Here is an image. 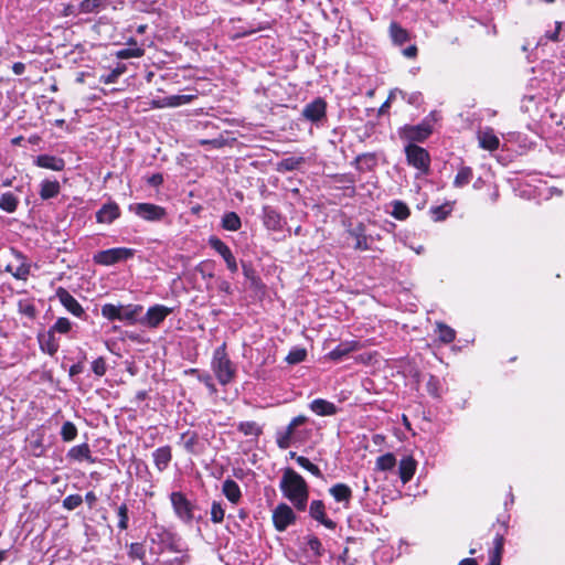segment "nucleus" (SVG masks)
Here are the masks:
<instances>
[{
    "label": "nucleus",
    "mask_w": 565,
    "mask_h": 565,
    "mask_svg": "<svg viewBox=\"0 0 565 565\" xmlns=\"http://www.w3.org/2000/svg\"><path fill=\"white\" fill-rule=\"evenodd\" d=\"M284 497L289 500L298 511H305L309 498L306 480L291 468H287L279 482Z\"/></svg>",
    "instance_id": "obj_1"
},
{
    "label": "nucleus",
    "mask_w": 565,
    "mask_h": 565,
    "mask_svg": "<svg viewBox=\"0 0 565 565\" xmlns=\"http://www.w3.org/2000/svg\"><path fill=\"white\" fill-rule=\"evenodd\" d=\"M438 120L437 111H431L418 125H405L399 129L401 139L407 143L424 142L433 132L434 124Z\"/></svg>",
    "instance_id": "obj_2"
},
{
    "label": "nucleus",
    "mask_w": 565,
    "mask_h": 565,
    "mask_svg": "<svg viewBox=\"0 0 565 565\" xmlns=\"http://www.w3.org/2000/svg\"><path fill=\"white\" fill-rule=\"evenodd\" d=\"M211 365L220 384L226 385L233 381L235 369L226 354L224 344L215 349Z\"/></svg>",
    "instance_id": "obj_3"
},
{
    "label": "nucleus",
    "mask_w": 565,
    "mask_h": 565,
    "mask_svg": "<svg viewBox=\"0 0 565 565\" xmlns=\"http://www.w3.org/2000/svg\"><path fill=\"white\" fill-rule=\"evenodd\" d=\"M135 249L127 247H116L106 250H100L93 256V260L103 266H111L119 262L132 258Z\"/></svg>",
    "instance_id": "obj_4"
},
{
    "label": "nucleus",
    "mask_w": 565,
    "mask_h": 565,
    "mask_svg": "<svg viewBox=\"0 0 565 565\" xmlns=\"http://www.w3.org/2000/svg\"><path fill=\"white\" fill-rule=\"evenodd\" d=\"M407 163L423 173H427L430 167V156L428 151L415 143L405 146Z\"/></svg>",
    "instance_id": "obj_5"
},
{
    "label": "nucleus",
    "mask_w": 565,
    "mask_h": 565,
    "mask_svg": "<svg viewBox=\"0 0 565 565\" xmlns=\"http://www.w3.org/2000/svg\"><path fill=\"white\" fill-rule=\"evenodd\" d=\"M170 501L175 515L184 523H191L193 520L194 505L186 499L182 492H172Z\"/></svg>",
    "instance_id": "obj_6"
},
{
    "label": "nucleus",
    "mask_w": 565,
    "mask_h": 565,
    "mask_svg": "<svg viewBox=\"0 0 565 565\" xmlns=\"http://www.w3.org/2000/svg\"><path fill=\"white\" fill-rule=\"evenodd\" d=\"M301 116L312 124H321L327 117V103L320 97L313 99L303 107Z\"/></svg>",
    "instance_id": "obj_7"
},
{
    "label": "nucleus",
    "mask_w": 565,
    "mask_h": 565,
    "mask_svg": "<svg viewBox=\"0 0 565 565\" xmlns=\"http://www.w3.org/2000/svg\"><path fill=\"white\" fill-rule=\"evenodd\" d=\"M296 519L294 510L286 503H279L273 511V523L278 532L286 531L296 522Z\"/></svg>",
    "instance_id": "obj_8"
},
{
    "label": "nucleus",
    "mask_w": 565,
    "mask_h": 565,
    "mask_svg": "<svg viewBox=\"0 0 565 565\" xmlns=\"http://www.w3.org/2000/svg\"><path fill=\"white\" fill-rule=\"evenodd\" d=\"M130 210L142 220L150 222L161 221L167 214L162 206L151 203H137L131 205Z\"/></svg>",
    "instance_id": "obj_9"
},
{
    "label": "nucleus",
    "mask_w": 565,
    "mask_h": 565,
    "mask_svg": "<svg viewBox=\"0 0 565 565\" xmlns=\"http://www.w3.org/2000/svg\"><path fill=\"white\" fill-rule=\"evenodd\" d=\"M171 312V308L163 305H154L147 310L145 317L139 322L149 328H157Z\"/></svg>",
    "instance_id": "obj_10"
},
{
    "label": "nucleus",
    "mask_w": 565,
    "mask_h": 565,
    "mask_svg": "<svg viewBox=\"0 0 565 565\" xmlns=\"http://www.w3.org/2000/svg\"><path fill=\"white\" fill-rule=\"evenodd\" d=\"M56 297L61 301V303L65 307L67 311L76 317H82L84 315V309L79 305V302L64 288L60 287L56 290Z\"/></svg>",
    "instance_id": "obj_11"
},
{
    "label": "nucleus",
    "mask_w": 565,
    "mask_h": 565,
    "mask_svg": "<svg viewBox=\"0 0 565 565\" xmlns=\"http://www.w3.org/2000/svg\"><path fill=\"white\" fill-rule=\"evenodd\" d=\"M480 148L489 151H494L500 147V139L490 127L480 129L477 134Z\"/></svg>",
    "instance_id": "obj_12"
},
{
    "label": "nucleus",
    "mask_w": 565,
    "mask_h": 565,
    "mask_svg": "<svg viewBox=\"0 0 565 565\" xmlns=\"http://www.w3.org/2000/svg\"><path fill=\"white\" fill-rule=\"evenodd\" d=\"M309 513L312 519L324 525L327 529H335V522L327 518L324 512V503L321 500H313L310 503Z\"/></svg>",
    "instance_id": "obj_13"
},
{
    "label": "nucleus",
    "mask_w": 565,
    "mask_h": 565,
    "mask_svg": "<svg viewBox=\"0 0 565 565\" xmlns=\"http://www.w3.org/2000/svg\"><path fill=\"white\" fill-rule=\"evenodd\" d=\"M34 163L40 168L53 171H62L65 168V161L63 158L51 154L38 156L34 160Z\"/></svg>",
    "instance_id": "obj_14"
},
{
    "label": "nucleus",
    "mask_w": 565,
    "mask_h": 565,
    "mask_svg": "<svg viewBox=\"0 0 565 565\" xmlns=\"http://www.w3.org/2000/svg\"><path fill=\"white\" fill-rule=\"evenodd\" d=\"M120 215L119 207L116 203L109 202L104 204L96 213V220L98 223L110 224Z\"/></svg>",
    "instance_id": "obj_15"
},
{
    "label": "nucleus",
    "mask_w": 565,
    "mask_h": 565,
    "mask_svg": "<svg viewBox=\"0 0 565 565\" xmlns=\"http://www.w3.org/2000/svg\"><path fill=\"white\" fill-rule=\"evenodd\" d=\"M309 408L318 416H332L338 412V407L323 398H316L309 404Z\"/></svg>",
    "instance_id": "obj_16"
},
{
    "label": "nucleus",
    "mask_w": 565,
    "mask_h": 565,
    "mask_svg": "<svg viewBox=\"0 0 565 565\" xmlns=\"http://www.w3.org/2000/svg\"><path fill=\"white\" fill-rule=\"evenodd\" d=\"M416 460L412 456H406L399 461L398 472L402 482L407 483L416 471Z\"/></svg>",
    "instance_id": "obj_17"
},
{
    "label": "nucleus",
    "mask_w": 565,
    "mask_h": 565,
    "mask_svg": "<svg viewBox=\"0 0 565 565\" xmlns=\"http://www.w3.org/2000/svg\"><path fill=\"white\" fill-rule=\"evenodd\" d=\"M329 492L337 502H343L345 508L349 507L352 498V490L349 486L344 483H337L329 489Z\"/></svg>",
    "instance_id": "obj_18"
},
{
    "label": "nucleus",
    "mask_w": 565,
    "mask_h": 565,
    "mask_svg": "<svg viewBox=\"0 0 565 565\" xmlns=\"http://www.w3.org/2000/svg\"><path fill=\"white\" fill-rule=\"evenodd\" d=\"M142 311V307L140 305H120V317L119 321L128 322L129 324H135L138 319L137 317Z\"/></svg>",
    "instance_id": "obj_19"
},
{
    "label": "nucleus",
    "mask_w": 565,
    "mask_h": 565,
    "mask_svg": "<svg viewBox=\"0 0 565 565\" xmlns=\"http://www.w3.org/2000/svg\"><path fill=\"white\" fill-rule=\"evenodd\" d=\"M222 491L228 501L236 504L242 497L239 486L233 479H226L223 482Z\"/></svg>",
    "instance_id": "obj_20"
},
{
    "label": "nucleus",
    "mask_w": 565,
    "mask_h": 565,
    "mask_svg": "<svg viewBox=\"0 0 565 565\" xmlns=\"http://www.w3.org/2000/svg\"><path fill=\"white\" fill-rule=\"evenodd\" d=\"M172 455L169 446L160 447L153 452V461L159 471H163L171 461Z\"/></svg>",
    "instance_id": "obj_21"
},
{
    "label": "nucleus",
    "mask_w": 565,
    "mask_h": 565,
    "mask_svg": "<svg viewBox=\"0 0 565 565\" xmlns=\"http://www.w3.org/2000/svg\"><path fill=\"white\" fill-rule=\"evenodd\" d=\"M61 185L57 181L43 180L40 185V196L42 200L53 199L58 195Z\"/></svg>",
    "instance_id": "obj_22"
},
{
    "label": "nucleus",
    "mask_w": 565,
    "mask_h": 565,
    "mask_svg": "<svg viewBox=\"0 0 565 565\" xmlns=\"http://www.w3.org/2000/svg\"><path fill=\"white\" fill-rule=\"evenodd\" d=\"M67 457L77 461L87 460L89 462H94V459L90 456L89 446L87 444L72 447L67 452Z\"/></svg>",
    "instance_id": "obj_23"
},
{
    "label": "nucleus",
    "mask_w": 565,
    "mask_h": 565,
    "mask_svg": "<svg viewBox=\"0 0 565 565\" xmlns=\"http://www.w3.org/2000/svg\"><path fill=\"white\" fill-rule=\"evenodd\" d=\"M264 225L271 231L281 228V220L279 214L271 207L264 209Z\"/></svg>",
    "instance_id": "obj_24"
},
{
    "label": "nucleus",
    "mask_w": 565,
    "mask_h": 565,
    "mask_svg": "<svg viewBox=\"0 0 565 565\" xmlns=\"http://www.w3.org/2000/svg\"><path fill=\"white\" fill-rule=\"evenodd\" d=\"M108 2L109 0H83L78 6V10L81 13H97L103 10Z\"/></svg>",
    "instance_id": "obj_25"
},
{
    "label": "nucleus",
    "mask_w": 565,
    "mask_h": 565,
    "mask_svg": "<svg viewBox=\"0 0 565 565\" xmlns=\"http://www.w3.org/2000/svg\"><path fill=\"white\" fill-rule=\"evenodd\" d=\"M350 235L355 238L354 248L359 250L369 249L367 238L365 235V228L362 224H359L356 227L352 228Z\"/></svg>",
    "instance_id": "obj_26"
},
{
    "label": "nucleus",
    "mask_w": 565,
    "mask_h": 565,
    "mask_svg": "<svg viewBox=\"0 0 565 565\" xmlns=\"http://www.w3.org/2000/svg\"><path fill=\"white\" fill-rule=\"evenodd\" d=\"M390 35L392 41L398 45L405 43L409 39L408 32L396 22H392L390 24Z\"/></svg>",
    "instance_id": "obj_27"
},
{
    "label": "nucleus",
    "mask_w": 565,
    "mask_h": 565,
    "mask_svg": "<svg viewBox=\"0 0 565 565\" xmlns=\"http://www.w3.org/2000/svg\"><path fill=\"white\" fill-rule=\"evenodd\" d=\"M241 225V218L235 212H227L222 217V227L226 231H238Z\"/></svg>",
    "instance_id": "obj_28"
},
{
    "label": "nucleus",
    "mask_w": 565,
    "mask_h": 565,
    "mask_svg": "<svg viewBox=\"0 0 565 565\" xmlns=\"http://www.w3.org/2000/svg\"><path fill=\"white\" fill-rule=\"evenodd\" d=\"M436 331L443 343H450L455 340L456 331L443 322H436Z\"/></svg>",
    "instance_id": "obj_29"
},
{
    "label": "nucleus",
    "mask_w": 565,
    "mask_h": 565,
    "mask_svg": "<svg viewBox=\"0 0 565 565\" xmlns=\"http://www.w3.org/2000/svg\"><path fill=\"white\" fill-rule=\"evenodd\" d=\"M18 198L10 192L3 193L0 196V209L8 213H13L18 207Z\"/></svg>",
    "instance_id": "obj_30"
},
{
    "label": "nucleus",
    "mask_w": 565,
    "mask_h": 565,
    "mask_svg": "<svg viewBox=\"0 0 565 565\" xmlns=\"http://www.w3.org/2000/svg\"><path fill=\"white\" fill-rule=\"evenodd\" d=\"M355 349L356 344L354 342L341 343L329 353V358L333 361H339L350 352L354 351Z\"/></svg>",
    "instance_id": "obj_31"
},
{
    "label": "nucleus",
    "mask_w": 565,
    "mask_h": 565,
    "mask_svg": "<svg viewBox=\"0 0 565 565\" xmlns=\"http://www.w3.org/2000/svg\"><path fill=\"white\" fill-rule=\"evenodd\" d=\"M305 159L302 157H288L282 159L278 163L279 171H294L297 170L302 163Z\"/></svg>",
    "instance_id": "obj_32"
},
{
    "label": "nucleus",
    "mask_w": 565,
    "mask_h": 565,
    "mask_svg": "<svg viewBox=\"0 0 565 565\" xmlns=\"http://www.w3.org/2000/svg\"><path fill=\"white\" fill-rule=\"evenodd\" d=\"M237 429L245 436L258 437L263 433L262 427L255 422H241L237 425Z\"/></svg>",
    "instance_id": "obj_33"
},
{
    "label": "nucleus",
    "mask_w": 565,
    "mask_h": 565,
    "mask_svg": "<svg viewBox=\"0 0 565 565\" xmlns=\"http://www.w3.org/2000/svg\"><path fill=\"white\" fill-rule=\"evenodd\" d=\"M472 179V170L469 167H462L459 169L455 180L454 185L456 188H462L467 185Z\"/></svg>",
    "instance_id": "obj_34"
},
{
    "label": "nucleus",
    "mask_w": 565,
    "mask_h": 565,
    "mask_svg": "<svg viewBox=\"0 0 565 565\" xmlns=\"http://www.w3.org/2000/svg\"><path fill=\"white\" fill-rule=\"evenodd\" d=\"M181 439L183 441V447L188 452L198 454L196 446L199 443V438L195 433H184L182 434Z\"/></svg>",
    "instance_id": "obj_35"
},
{
    "label": "nucleus",
    "mask_w": 565,
    "mask_h": 565,
    "mask_svg": "<svg viewBox=\"0 0 565 565\" xmlns=\"http://www.w3.org/2000/svg\"><path fill=\"white\" fill-rule=\"evenodd\" d=\"M395 456L391 452L380 456L376 460V468L381 471L391 470L395 467Z\"/></svg>",
    "instance_id": "obj_36"
},
{
    "label": "nucleus",
    "mask_w": 565,
    "mask_h": 565,
    "mask_svg": "<svg viewBox=\"0 0 565 565\" xmlns=\"http://www.w3.org/2000/svg\"><path fill=\"white\" fill-rule=\"evenodd\" d=\"M40 344L43 351L47 352L50 355H54L57 352L58 345L54 340V334L52 331H49L45 337L40 339Z\"/></svg>",
    "instance_id": "obj_37"
},
{
    "label": "nucleus",
    "mask_w": 565,
    "mask_h": 565,
    "mask_svg": "<svg viewBox=\"0 0 565 565\" xmlns=\"http://www.w3.org/2000/svg\"><path fill=\"white\" fill-rule=\"evenodd\" d=\"M392 212L391 215L395 217L396 220H406L409 216V209L408 206L403 203L402 201H394L392 203Z\"/></svg>",
    "instance_id": "obj_38"
},
{
    "label": "nucleus",
    "mask_w": 565,
    "mask_h": 565,
    "mask_svg": "<svg viewBox=\"0 0 565 565\" xmlns=\"http://www.w3.org/2000/svg\"><path fill=\"white\" fill-rule=\"evenodd\" d=\"M102 315L104 318L115 321H119L120 317V305L106 303L102 307Z\"/></svg>",
    "instance_id": "obj_39"
},
{
    "label": "nucleus",
    "mask_w": 565,
    "mask_h": 565,
    "mask_svg": "<svg viewBox=\"0 0 565 565\" xmlns=\"http://www.w3.org/2000/svg\"><path fill=\"white\" fill-rule=\"evenodd\" d=\"M308 550L313 553L316 557H321L324 553L321 541L315 536L309 535L306 537Z\"/></svg>",
    "instance_id": "obj_40"
},
{
    "label": "nucleus",
    "mask_w": 565,
    "mask_h": 565,
    "mask_svg": "<svg viewBox=\"0 0 565 565\" xmlns=\"http://www.w3.org/2000/svg\"><path fill=\"white\" fill-rule=\"evenodd\" d=\"M297 463L303 469L308 470L313 476L321 478L322 473L318 466L313 465L308 458L303 456L296 457Z\"/></svg>",
    "instance_id": "obj_41"
},
{
    "label": "nucleus",
    "mask_w": 565,
    "mask_h": 565,
    "mask_svg": "<svg viewBox=\"0 0 565 565\" xmlns=\"http://www.w3.org/2000/svg\"><path fill=\"white\" fill-rule=\"evenodd\" d=\"M61 436L64 441H72L77 436V428L72 422H65L61 429Z\"/></svg>",
    "instance_id": "obj_42"
},
{
    "label": "nucleus",
    "mask_w": 565,
    "mask_h": 565,
    "mask_svg": "<svg viewBox=\"0 0 565 565\" xmlns=\"http://www.w3.org/2000/svg\"><path fill=\"white\" fill-rule=\"evenodd\" d=\"M167 107H178L190 103L193 99L192 95H172L166 97Z\"/></svg>",
    "instance_id": "obj_43"
},
{
    "label": "nucleus",
    "mask_w": 565,
    "mask_h": 565,
    "mask_svg": "<svg viewBox=\"0 0 565 565\" xmlns=\"http://www.w3.org/2000/svg\"><path fill=\"white\" fill-rule=\"evenodd\" d=\"M306 356H307V351L305 349L296 348V349H292L288 353L286 361L289 364H297V363L302 362L306 359Z\"/></svg>",
    "instance_id": "obj_44"
},
{
    "label": "nucleus",
    "mask_w": 565,
    "mask_h": 565,
    "mask_svg": "<svg viewBox=\"0 0 565 565\" xmlns=\"http://www.w3.org/2000/svg\"><path fill=\"white\" fill-rule=\"evenodd\" d=\"M71 328L72 323L67 318H58L49 331H52L53 334L54 332L66 333L71 330Z\"/></svg>",
    "instance_id": "obj_45"
},
{
    "label": "nucleus",
    "mask_w": 565,
    "mask_h": 565,
    "mask_svg": "<svg viewBox=\"0 0 565 565\" xmlns=\"http://www.w3.org/2000/svg\"><path fill=\"white\" fill-rule=\"evenodd\" d=\"M209 244L221 256H224L227 252L231 250L230 247L216 236H211L209 238Z\"/></svg>",
    "instance_id": "obj_46"
},
{
    "label": "nucleus",
    "mask_w": 565,
    "mask_h": 565,
    "mask_svg": "<svg viewBox=\"0 0 565 565\" xmlns=\"http://www.w3.org/2000/svg\"><path fill=\"white\" fill-rule=\"evenodd\" d=\"M225 511L221 503L214 501L211 507V521L213 523H221L224 520Z\"/></svg>",
    "instance_id": "obj_47"
},
{
    "label": "nucleus",
    "mask_w": 565,
    "mask_h": 565,
    "mask_svg": "<svg viewBox=\"0 0 565 565\" xmlns=\"http://www.w3.org/2000/svg\"><path fill=\"white\" fill-rule=\"evenodd\" d=\"M117 515H118V527L120 530H126L128 527V508L127 505L124 503L118 507L117 509Z\"/></svg>",
    "instance_id": "obj_48"
},
{
    "label": "nucleus",
    "mask_w": 565,
    "mask_h": 565,
    "mask_svg": "<svg viewBox=\"0 0 565 565\" xmlns=\"http://www.w3.org/2000/svg\"><path fill=\"white\" fill-rule=\"evenodd\" d=\"M451 205L445 204L440 206L431 207L430 212L434 215L435 221H441L445 220L446 216L450 213Z\"/></svg>",
    "instance_id": "obj_49"
},
{
    "label": "nucleus",
    "mask_w": 565,
    "mask_h": 565,
    "mask_svg": "<svg viewBox=\"0 0 565 565\" xmlns=\"http://www.w3.org/2000/svg\"><path fill=\"white\" fill-rule=\"evenodd\" d=\"M493 550L491 552L490 558L500 561L503 552V537L501 535H497L493 541Z\"/></svg>",
    "instance_id": "obj_50"
},
{
    "label": "nucleus",
    "mask_w": 565,
    "mask_h": 565,
    "mask_svg": "<svg viewBox=\"0 0 565 565\" xmlns=\"http://www.w3.org/2000/svg\"><path fill=\"white\" fill-rule=\"evenodd\" d=\"M83 502V499L79 494H71V495H67L64 500H63V507L66 509V510H74L76 509L77 507H79Z\"/></svg>",
    "instance_id": "obj_51"
},
{
    "label": "nucleus",
    "mask_w": 565,
    "mask_h": 565,
    "mask_svg": "<svg viewBox=\"0 0 565 565\" xmlns=\"http://www.w3.org/2000/svg\"><path fill=\"white\" fill-rule=\"evenodd\" d=\"M145 51L140 47L122 49L117 53L119 58L141 57Z\"/></svg>",
    "instance_id": "obj_52"
},
{
    "label": "nucleus",
    "mask_w": 565,
    "mask_h": 565,
    "mask_svg": "<svg viewBox=\"0 0 565 565\" xmlns=\"http://www.w3.org/2000/svg\"><path fill=\"white\" fill-rule=\"evenodd\" d=\"M307 420H308V418L306 416L299 415L291 419V422L289 423V425L286 427V429L284 431L287 433V435L294 436L296 428L303 425Z\"/></svg>",
    "instance_id": "obj_53"
},
{
    "label": "nucleus",
    "mask_w": 565,
    "mask_h": 565,
    "mask_svg": "<svg viewBox=\"0 0 565 565\" xmlns=\"http://www.w3.org/2000/svg\"><path fill=\"white\" fill-rule=\"evenodd\" d=\"M125 72V67H117L113 70L109 74L103 75L100 77V82L105 84H113L116 83L118 77Z\"/></svg>",
    "instance_id": "obj_54"
},
{
    "label": "nucleus",
    "mask_w": 565,
    "mask_h": 565,
    "mask_svg": "<svg viewBox=\"0 0 565 565\" xmlns=\"http://www.w3.org/2000/svg\"><path fill=\"white\" fill-rule=\"evenodd\" d=\"M291 439L292 436L287 435V433H285L284 430L277 433L276 443L280 449H287L288 447H290Z\"/></svg>",
    "instance_id": "obj_55"
},
{
    "label": "nucleus",
    "mask_w": 565,
    "mask_h": 565,
    "mask_svg": "<svg viewBox=\"0 0 565 565\" xmlns=\"http://www.w3.org/2000/svg\"><path fill=\"white\" fill-rule=\"evenodd\" d=\"M224 259L226 267L231 273H236L238 270V265L236 262V258L234 257L232 250L227 252L224 256H222Z\"/></svg>",
    "instance_id": "obj_56"
},
{
    "label": "nucleus",
    "mask_w": 565,
    "mask_h": 565,
    "mask_svg": "<svg viewBox=\"0 0 565 565\" xmlns=\"http://www.w3.org/2000/svg\"><path fill=\"white\" fill-rule=\"evenodd\" d=\"M92 370L96 375L103 376L106 373L105 360L103 358L94 360L92 363Z\"/></svg>",
    "instance_id": "obj_57"
},
{
    "label": "nucleus",
    "mask_w": 565,
    "mask_h": 565,
    "mask_svg": "<svg viewBox=\"0 0 565 565\" xmlns=\"http://www.w3.org/2000/svg\"><path fill=\"white\" fill-rule=\"evenodd\" d=\"M129 556L132 558H143L145 556V550L143 546L140 543H132L129 546Z\"/></svg>",
    "instance_id": "obj_58"
},
{
    "label": "nucleus",
    "mask_w": 565,
    "mask_h": 565,
    "mask_svg": "<svg viewBox=\"0 0 565 565\" xmlns=\"http://www.w3.org/2000/svg\"><path fill=\"white\" fill-rule=\"evenodd\" d=\"M30 274V267L25 264L19 265L14 271H12V275L18 279L25 280Z\"/></svg>",
    "instance_id": "obj_59"
},
{
    "label": "nucleus",
    "mask_w": 565,
    "mask_h": 565,
    "mask_svg": "<svg viewBox=\"0 0 565 565\" xmlns=\"http://www.w3.org/2000/svg\"><path fill=\"white\" fill-rule=\"evenodd\" d=\"M561 28H562V23L556 22L555 30L552 32H546L545 36L551 41H558V34H559Z\"/></svg>",
    "instance_id": "obj_60"
},
{
    "label": "nucleus",
    "mask_w": 565,
    "mask_h": 565,
    "mask_svg": "<svg viewBox=\"0 0 565 565\" xmlns=\"http://www.w3.org/2000/svg\"><path fill=\"white\" fill-rule=\"evenodd\" d=\"M199 380L203 382L212 392L215 391L214 384L212 383V377L209 374L199 375Z\"/></svg>",
    "instance_id": "obj_61"
},
{
    "label": "nucleus",
    "mask_w": 565,
    "mask_h": 565,
    "mask_svg": "<svg viewBox=\"0 0 565 565\" xmlns=\"http://www.w3.org/2000/svg\"><path fill=\"white\" fill-rule=\"evenodd\" d=\"M403 55L407 58H414L417 55V47L415 45H411L403 50Z\"/></svg>",
    "instance_id": "obj_62"
},
{
    "label": "nucleus",
    "mask_w": 565,
    "mask_h": 565,
    "mask_svg": "<svg viewBox=\"0 0 565 565\" xmlns=\"http://www.w3.org/2000/svg\"><path fill=\"white\" fill-rule=\"evenodd\" d=\"M151 185L158 186L163 182V178L160 173L151 175L148 180Z\"/></svg>",
    "instance_id": "obj_63"
},
{
    "label": "nucleus",
    "mask_w": 565,
    "mask_h": 565,
    "mask_svg": "<svg viewBox=\"0 0 565 565\" xmlns=\"http://www.w3.org/2000/svg\"><path fill=\"white\" fill-rule=\"evenodd\" d=\"M85 501L92 508L96 503L97 497H96V494L93 491H89L85 495Z\"/></svg>",
    "instance_id": "obj_64"
}]
</instances>
